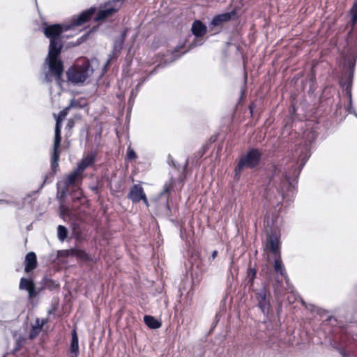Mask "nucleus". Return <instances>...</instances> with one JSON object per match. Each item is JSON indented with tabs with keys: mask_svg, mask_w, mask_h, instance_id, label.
<instances>
[{
	"mask_svg": "<svg viewBox=\"0 0 357 357\" xmlns=\"http://www.w3.org/2000/svg\"><path fill=\"white\" fill-rule=\"evenodd\" d=\"M94 63L95 61H92L91 63L89 61H85L81 66L77 65L70 68L67 72L68 80L75 84L84 82L93 73Z\"/></svg>",
	"mask_w": 357,
	"mask_h": 357,
	"instance_id": "7ed1b4c3",
	"label": "nucleus"
},
{
	"mask_svg": "<svg viewBox=\"0 0 357 357\" xmlns=\"http://www.w3.org/2000/svg\"><path fill=\"white\" fill-rule=\"evenodd\" d=\"M250 112H251V113H252V106H250Z\"/></svg>",
	"mask_w": 357,
	"mask_h": 357,
	"instance_id": "2f4dec72",
	"label": "nucleus"
},
{
	"mask_svg": "<svg viewBox=\"0 0 357 357\" xmlns=\"http://www.w3.org/2000/svg\"><path fill=\"white\" fill-rule=\"evenodd\" d=\"M141 200H143L144 203L146 205V206H149V202L146 196L145 198H142Z\"/></svg>",
	"mask_w": 357,
	"mask_h": 357,
	"instance_id": "cd10ccee",
	"label": "nucleus"
},
{
	"mask_svg": "<svg viewBox=\"0 0 357 357\" xmlns=\"http://www.w3.org/2000/svg\"><path fill=\"white\" fill-rule=\"evenodd\" d=\"M96 155L93 153H91L82 158L81 161L78 163L77 169L82 174L89 167L93 165L95 162Z\"/></svg>",
	"mask_w": 357,
	"mask_h": 357,
	"instance_id": "9b49d317",
	"label": "nucleus"
},
{
	"mask_svg": "<svg viewBox=\"0 0 357 357\" xmlns=\"http://www.w3.org/2000/svg\"><path fill=\"white\" fill-rule=\"evenodd\" d=\"M274 269L277 273L284 276L287 283H288L289 279L287 278L284 264H282V261L280 259V255L275 256L274 261Z\"/></svg>",
	"mask_w": 357,
	"mask_h": 357,
	"instance_id": "a211bd4d",
	"label": "nucleus"
},
{
	"mask_svg": "<svg viewBox=\"0 0 357 357\" xmlns=\"http://www.w3.org/2000/svg\"><path fill=\"white\" fill-rule=\"evenodd\" d=\"M79 354L78 337L75 330L72 333V340L70 347V357H77Z\"/></svg>",
	"mask_w": 357,
	"mask_h": 357,
	"instance_id": "f3484780",
	"label": "nucleus"
},
{
	"mask_svg": "<svg viewBox=\"0 0 357 357\" xmlns=\"http://www.w3.org/2000/svg\"><path fill=\"white\" fill-rule=\"evenodd\" d=\"M312 138L314 139V134H312Z\"/></svg>",
	"mask_w": 357,
	"mask_h": 357,
	"instance_id": "f704fd0d",
	"label": "nucleus"
},
{
	"mask_svg": "<svg viewBox=\"0 0 357 357\" xmlns=\"http://www.w3.org/2000/svg\"><path fill=\"white\" fill-rule=\"evenodd\" d=\"M123 3V0H113L105 5V8L100 10L95 17V21L103 20L119 10Z\"/></svg>",
	"mask_w": 357,
	"mask_h": 357,
	"instance_id": "423d86ee",
	"label": "nucleus"
},
{
	"mask_svg": "<svg viewBox=\"0 0 357 357\" xmlns=\"http://www.w3.org/2000/svg\"><path fill=\"white\" fill-rule=\"evenodd\" d=\"M67 234V229L64 226L59 225L57 228V235L59 239L61 241H63L66 238Z\"/></svg>",
	"mask_w": 357,
	"mask_h": 357,
	"instance_id": "4be33fe9",
	"label": "nucleus"
},
{
	"mask_svg": "<svg viewBox=\"0 0 357 357\" xmlns=\"http://www.w3.org/2000/svg\"><path fill=\"white\" fill-rule=\"evenodd\" d=\"M178 57H179V56H174V59H176Z\"/></svg>",
	"mask_w": 357,
	"mask_h": 357,
	"instance_id": "473e14b6",
	"label": "nucleus"
},
{
	"mask_svg": "<svg viewBox=\"0 0 357 357\" xmlns=\"http://www.w3.org/2000/svg\"><path fill=\"white\" fill-rule=\"evenodd\" d=\"M217 255L218 252L216 250H214L211 255V259H214L217 257Z\"/></svg>",
	"mask_w": 357,
	"mask_h": 357,
	"instance_id": "bb28decb",
	"label": "nucleus"
},
{
	"mask_svg": "<svg viewBox=\"0 0 357 357\" xmlns=\"http://www.w3.org/2000/svg\"><path fill=\"white\" fill-rule=\"evenodd\" d=\"M234 15V12L225 13L217 15L213 18L211 24L214 26H219L224 22L229 21Z\"/></svg>",
	"mask_w": 357,
	"mask_h": 357,
	"instance_id": "ddd939ff",
	"label": "nucleus"
},
{
	"mask_svg": "<svg viewBox=\"0 0 357 357\" xmlns=\"http://www.w3.org/2000/svg\"><path fill=\"white\" fill-rule=\"evenodd\" d=\"M300 157L301 158V161H302V162H303V163H302V165H304V163H305V160H307V158H308V155H307V154L306 153V154L305 155V156H303V155H300Z\"/></svg>",
	"mask_w": 357,
	"mask_h": 357,
	"instance_id": "a878e982",
	"label": "nucleus"
},
{
	"mask_svg": "<svg viewBox=\"0 0 357 357\" xmlns=\"http://www.w3.org/2000/svg\"><path fill=\"white\" fill-rule=\"evenodd\" d=\"M127 158L129 160H135L137 158L135 151L130 146L128 148Z\"/></svg>",
	"mask_w": 357,
	"mask_h": 357,
	"instance_id": "393cba45",
	"label": "nucleus"
},
{
	"mask_svg": "<svg viewBox=\"0 0 357 357\" xmlns=\"http://www.w3.org/2000/svg\"><path fill=\"white\" fill-rule=\"evenodd\" d=\"M20 347H21V345L20 344V342H17V346L15 350L20 349Z\"/></svg>",
	"mask_w": 357,
	"mask_h": 357,
	"instance_id": "c85d7f7f",
	"label": "nucleus"
},
{
	"mask_svg": "<svg viewBox=\"0 0 357 357\" xmlns=\"http://www.w3.org/2000/svg\"><path fill=\"white\" fill-rule=\"evenodd\" d=\"M266 248L272 252L275 256L280 255V241L276 236L268 235L267 237Z\"/></svg>",
	"mask_w": 357,
	"mask_h": 357,
	"instance_id": "9d476101",
	"label": "nucleus"
},
{
	"mask_svg": "<svg viewBox=\"0 0 357 357\" xmlns=\"http://www.w3.org/2000/svg\"><path fill=\"white\" fill-rule=\"evenodd\" d=\"M343 357H347L344 353H342Z\"/></svg>",
	"mask_w": 357,
	"mask_h": 357,
	"instance_id": "7c9ffc66",
	"label": "nucleus"
},
{
	"mask_svg": "<svg viewBox=\"0 0 357 357\" xmlns=\"http://www.w3.org/2000/svg\"><path fill=\"white\" fill-rule=\"evenodd\" d=\"M300 173V170L297 171L296 169H294V172H282V176L284 177L280 179V183L277 186V190L279 192L280 200L281 201L284 197L287 192H290L294 188V185L291 183L290 180L293 176L297 177Z\"/></svg>",
	"mask_w": 357,
	"mask_h": 357,
	"instance_id": "39448f33",
	"label": "nucleus"
},
{
	"mask_svg": "<svg viewBox=\"0 0 357 357\" xmlns=\"http://www.w3.org/2000/svg\"><path fill=\"white\" fill-rule=\"evenodd\" d=\"M354 114V115L356 116V118H357V113L356 112V113H355V114Z\"/></svg>",
	"mask_w": 357,
	"mask_h": 357,
	"instance_id": "72a5a7b5",
	"label": "nucleus"
},
{
	"mask_svg": "<svg viewBox=\"0 0 357 357\" xmlns=\"http://www.w3.org/2000/svg\"><path fill=\"white\" fill-rule=\"evenodd\" d=\"M144 321L151 329H157L161 326L160 321L150 315H145L144 317Z\"/></svg>",
	"mask_w": 357,
	"mask_h": 357,
	"instance_id": "aec40b11",
	"label": "nucleus"
},
{
	"mask_svg": "<svg viewBox=\"0 0 357 357\" xmlns=\"http://www.w3.org/2000/svg\"><path fill=\"white\" fill-rule=\"evenodd\" d=\"M270 291L267 287H263L256 293L258 306L264 314L267 313L270 307Z\"/></svg>",
	"mask_w": 357,
	"mask_h": 357,
	"instance_id": "0eeeda50",
	"label": "nucleus"
},
{
	"mask_svg": "<svg viewBox=\"0 0 357 357\" xmlns=\"http://www.w3.org/2000/svg\"><path fill=\"white\" fill-rule=\"evenodd\" d=\"M96 8L92 7L82 12L80 15L73 17L69 24H53L44 28L43 33L50 39L48 55L45 60V64L48 70L45 72V80L47 82L55 79L57 84L61 86V76L63 69L61 61L59 56L62 48V43L60 38L61 33L68 30H76L77 28L86 22L95 13Z\"/></svg>",
	"mask_w": 357,
	"mask_h": 357,
	"instance_id": "f257e3e1",
	"label": "nucleus"
},
{
	"mask_svg": "<svg viewBox=\"0 0 357 357\" xmlns=\"http://www.w3.org/2000/svg\"><path fill=\"white\" fill-rule=\"evenodd\" d=\"M62 253L65 256H76L78 258H82L85 255L83 251L73 249L63 250Z\"/></svg>",
	"mask_w": 357,
	"mask_h": 357,
	"instance_id": "412c9836",
	"label": "nucleus"
},
{
	"mask_svg": "<svg viewBox=\"0 0 357 357\" xmlns=\"http://www.w3.org/2000/svg\"><path fill=\"white\" fill-rule=\"evenodd\" d=\"M82 173L75 169L70 174H68L65 181V188L62 190L63 193H66L68 188L70 185L76 184L79 181L82 180Z\"/></svg>",
	"mask_w": 357,
	"mask_h": 357,
	"instance_id": "6e6552de",
	"label": "nucleus"
},
{
	"mask_svg": "<svg viewBox=\"0 0 357 357\" xmlns=\"http://www.w3.org/2000/svg\"><path fill=\"white\" fill-rule=\"evenodd\" d=\"M343 91L345 92V94L347 96L349 99V105L347 107V110L350 114H355L356 111L352 106V96H351V84L350 81H347L342 84Z\"/></svg>",
	"mask_w": 357,
	"mask_h": 357,
	"instance_id": "2eb2a0df",
	"label": "nucleus"
},
{
	"mask_svg": "<svg viewBox=\"0 0 357 357\" xmlns=\"http://www.w3.org/2000/svg\"><path fill=\"white\" fill-rule=\"evenodd\" d=\"M45 324L44 320L36 319L35 324L32 326L31 331L29 334V338L31 340L34 339L42 331L43 326Z\"/></svg>",
	"mask_w": 357,
	"mask_h": 357,
	"instance_id": "6ab92c4d",
	"label": "nucleus"
},
{
	"mask_svg": "<svg viewBox=\"0 0 357 357\" xmlns=\"http://www.w3.org/2000/svg\"><path fill=\"white\" fill-rule=\"evenodd\" d=\"M0 203H8V202L3 199H0Z\"/></svg>",
	"mask_w": 357,
	"mask_h": 357,
	"instance_id": "c756f323",
	"label": "nucleus"
},
{
	"mask_svg": "<svg viewBox=\"0 0 357 357\" xmlns=\"http://www.w3.org/2000/svg\"><path fill=\"white\" fill-rule=\"evenodd\" d=\"M77 107L76 101L75 100H72L69 106L66 107L62 111H61L56 119L55 134H54L52 161V167L53 169H55L58 166V160H59V152L58 149L60 146V143H61V128L62 121L67 116L69 109L70 107Z\"/></svg>",
	"mask_w": 357,
	"mask_h": 357,
	"instance_id": "f03ea898",
	"label": "nucleus"
},
{
	"mask_svg": "<svg viewBox=\"0 0 357 357\" xmlns=\"http://www.w3.org/2000/svg\"><path fill=\"white\" fill-rule=\"evenodd\" d=\"M37 265L36 255L34 252H29L25 257V268L24 271L29 273L33 270Z\"/></svg>",
	"mask_w": 357,
	"mask_h": 357,
	"instance_id": "4468645a",
	"label": "nucleus"
},
{
	"mask_svg": "<svg viewBox=\"0 0 357 357\" xmlns=\"http://www.w3.org/2000/svg\"><path fill=\"white\" fill-rule=\"evenodd\" d=\"M20 289L26 290L29 292V298H32L35 294V286L30 280L22 278L20 283Z\"/></svg>",
	"mask_w": 357,
	"mask_h": 357,
	"instance_id": "dca6fc26",
	"label": "nucleus"
},
{
	"mask_svg": "<svg viewBox=\"0 0 357 357\" xmlns=\"http://www.w3.org/2000/svg\"><path fill=\"white\" fill-rule=\"evenodd\" d=\"M256 269L254 268H249L248 271V275L249 277V282L251 283V284H253L254 279L256 276Z\"/></svg>",
	"mask_w": 357,
	"mask_h": 357,
	"instance_id": "b1692460",
	"label": "nucleus"
},
{
	"mask_svg": "<svg viewBox=\"0 0 357 357\" xmlns=\"http://www.w3.org/2000/svg\"><path fill=\"white\" fill-rule=\"evenodd\" d=\"M132 202H139L142 198H145V193L142 187L139 185H134L130 190L128 195Z\"/></svg>",
	"mask_w": 357,
	"mask_h": 357,
	"instance_id": "1a4fd4ad",
	"label": "nucleus"
},
{
	"mask_svg": "<svg viewBox=\"0 0 357 357\" xmlns=\"http://www.w3.org/2000/svg\"><path fill=\"white\" fill-rule=\"evenodd\" d=\"M351 15L352 25L354 26L357 22V0H355L353 7L351 9Z\"/></svg>",
	"mask_w": 357,
	"mask_h": 357,
	"instance_id": "5701e85b",
	"label": "nucleus"
},
{
	"mask_svg": "<svg viewBox=\"0 0 357 357\" xmlns=\"http://www.w3.org/2000/svg\"><path fill=\"white\" fill-rule=\"evenodd\" d=\"M193 35L197 37H202L206 34L207 27L200 20H195L191 27Z\"/></svg>",
	"mask_w": 357,
	"mask_h": 357,
	"instance_id": "f8f14e48",
	"label": "nucleus"
},
{
	"mask_svg": "<svg viewBox=\"0 0 357 357\" xmlns=\"http://www.w3.org/2000/svg\"><path fill=\"white\" fill-rule=\"evenodd\" d=\"M261 153L258 149H252L250 150L245 155L242 156L235 169L236 174H239L241 170L246 168H253L256 167L259 162Z\"/></svg>",
	"mask_w": 357,
	"mask_h": 357,
	"instance_id": "20e7f679",
	"label": "nucleus"
}]
</instances>
